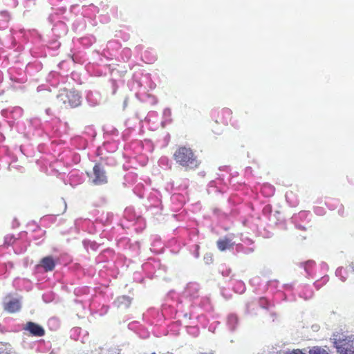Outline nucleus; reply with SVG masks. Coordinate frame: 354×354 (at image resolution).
Here are the masks:
<instances>
[{
	"mask_svg": "<svg viewBox=\"0 0 354 354\" xmlns=\"http://www.w3.org/2000/svg\"><path fill=\"white\" fill-rule=\"evenodd\" d=\"M64 206H65V208L66 207V203L64 202Z\"/></svg>",
	"mask_w": 354,
	"mask_h": 354,
	"instance_id": "nucleus-28",
	"label": "nucleus"
},
{
	"mask_svg": "<svg viewBox=\"0 0 354 354\" xmlns=\"http://www.w3.org/2000/svg\"><path fill=\"white\" fill-rule=\"evenodd\" d=\"M171 111L169 108H166L163 110L162 116L164 120L161 122L162 127H165L167 122H171Z\"/></svg>",
	"mask_w": 354,
	"mask_h": 354,
	"instance_id": "nucleus-12",
	"label": "nucleus"
},
{
	"mask_svg": "<svg viewBox=\"0 0 354 354\" xmlns=\"http://www.w3.org/2000/svg\"><path fill=\"white\" fill-rule=\"evenodd\" d=\"M24 329L29 331L34 336L42 337L45 334V330L42 326L32 322H28Z\"/></svg>",
	"mask_w": 354,
	"mask_h": 354,
	"instance_id": "nucleus-5",
	"label": "nucleus"
},
{
	"mask_svg": "<svg viewBox=\"0 0 354 354\" xmlns=\"http://www.w3.org/2000/svg\"><path fill=\"white\" fill-rule=\"evenodd\" d=\"M336 348L341 354H354V346L349 342L337 343Z\"/></svg>",
	"mask_w": 354,
	"mask_h": 354,
	"instance_id": "nucleus-7",
	"label": "nucleus"
},
{
	"mask_svg": "<svg viewBox=\"0 0 354 354\" xmlns=\"http://www.w3.org/2000/svg\"><path fill=\"white\" fill-rule=\"evenodd\" d=\"M5 354H7V353H5Z\"/></svg>",
	"mask_w": 354,
	"mask_h": 354,
	"instance_id": "nucleus-29",
	"label": "nucleus"
},
{
	"mask_svg": "<svg viewBox=\"0 0 354 354\" xmlns=\"http://www.w3.org/2000/svg\"><path fill=\"white\" fill-rule=\"evenodd\" d=\"M3 307L6 311L13 313L21 308V303L18 299L6 297L3 300Z\"/></svg>",
	"mask_w": 354,
	"mask_h": 354,
	"instance_id": "nucleus-4",
	"label": "nucleus"
},
{
	"mask_svg": "<svg viewBox=\"0 0 354 354\" xmlns=\"http://www.w3.org/2000/svg\"><path fill=\"white\" fill-rule=\"evenodd\" d=\"M342 267H339L335 271V275L340 278L341 281L344 282L346 280V277L342 275Z\"/></svg>",
	"mask_w": 354,
	"mask_h": 354,
	"instance_id": "nucleus-16",
	"label": "nucleus"
},
{
	"mask_svg": "<svg viewBox=\"0 0 354 354\" xmlns=\"http://www.w3.org/2000/svg\"><path fill=\"white\" fill-rule=\"evenodd\" d=\"M39 265L46 272L52 271L55 267V261L53 257L48 256L40 261Z\"/></svg>",
	"mask_w": 354,
	"mask_h": 354,
	"instance_id": "nucleus-8",
	"label": "nucleus"
},
{
	"mask_svg": "<svg viewBox=\"0 0 354 354\" xmlns=\"http://www.w3.org/2000/svg\"><path fill=\"white\" fill-rule=\"evenodd\" d=\"M309 354H328V353L324 348L314 347L309 351Z\"/></svg>",
	"mask_w": 354,
	"mask_h": 354,
	"instance_id": "nucleus-14",
	"label": "nucleus"
},
{
	"mask_svg": "<svg viewBox=\"0 0 354 354\" xmlns=\"http://www.w3.org/2000/svg\"><path fill=\"white\" fill-rule=\"evenodd\" d=\"M89 180L94 185H102L108 182V177L104 167L101 164H96L93 169V172L87 173Z\"/></svg>",
	"mask_w": 354,
	"mask_h": 354,
	"instance_id": "nucleus-3",
	"label": "nucleus"
},
{
	"mask_svg": "<svg viewBox=\"0 0 354 354\" xmlns=\"http://www.w3.org/2000/svg\"><path fill=\"white\" fill-rule=\"evenodd\" d=\"M199 285L196 283H189L184 291V295L191 299H196L198 297Z\"/></svg>",
	"mask_w": 354,
	"mask_h": 354,
	"instance_id": "nucleus-6",
	"label": "nucleus"
},
{
	"mask_svg": "<svg viewBox=\"0 0 354 354\" xmlns=\"http://www.w3.org/2000/svg\"><path fill=\"white\" fill-rule=\"evenodd\" d=\"M328 281V276L326 275V276H324L319 281L322 283V284H324V283H326Z\"/></svg>",
	"mask_w": 354,
	"mask_h": 354,
	"instance_id": "nucleus-19",
	"label": "nucleus"
},
{
	"mask_svg": "<svg viewBox=\"0 0 354 354\" xmlns=\"http://www.w3.org/2000/svg\"><path fill=\"white\" fill-rule=\"evenodd\" d=\"M97 104H98V102H95L93 105L94 106V105Z\"/></svg>",
	"mask_w": 354,
	"mask_h": 354,
	"instance_id": "nucleus-27",
	"label": "nucleus"
},
{
	"mask_svg": "<svg viewBox=\"0 0 354 354\" xmlns=\"http://www.w3.org/2000/svg\"><path fill=\"white\" fill-rule=\"evenodd\" d=\"M259 303V306L263 308H268L270 305L268 301L264 297L260 298Z\"/></svg>",
	"mask_w": 354,
	"mask_h": 354,
	"instance_id": "nucleus-17",
	"label": "nucleus"
},
{
	"mask_svg": "<svg viewBox=\"0 0 354 354\" xmlns=\"http://www.w3.org/2000/svg\"><path fill=\"white\" fill-rule=\"evenodd\" d=\"M328 281V276L326 275V276H324L319 281L322 283V284H324V283H326Z\"/></svg>",
	"mask_w": 354,
	"mask_h": 354,
	"instance_id": "nucleus-18",
	"label": "nucleus"
},
{
	"mask_svg": "<svg viewBox=\"0 0 354 354\" xmlns=\"http://www.w3.org/2000/svg\"><path fill=\"white\" fill-rule=\"evenodd\" d=\"M253 252V250L252 248H246V250L245 252L249 253Z\"/></svg>",
	"mask_w": 354,
	"mask_h": 354,
	"instance_id": "nucleus-22",
	"label": "nucleus"
},
{
	"mask_svg": "<svg viewBox=\"0 0 354 354\" xmlns=\"http://www.w3.org/2000/svg\"><path fill=\"white\" fill-rule=\"evenodd\" d=\"M217 247L221 251L232 248L235 243L230 237H224L217 241Z\"/></svg>",
	"mask_w": 354,
	"mask_h": 354,
	"instance_id": "nucleus-9",
	"label": "nucleus"
},
{
	"mask_svg": "<svg viewBox=\"0 0 354 354\" xmlns=\"http://www.w3.org/2000/svg\"><path fill=\"white\" fill-rule=\"evenodd\" d=\"M92 95H93L91 93L88 95L87 100H88V102H91Z\"/></svg>",
	"mask_w": 354,
	"mask_h": 354,
	"instance_id": "nucleus-24",
	"label": "nucleus"
},
{
	"mask_svg": "<svg viewBox=\"0 0 354 354\" xmlns=\"http://www.w3.org/2000/svg\"><path fill=\"white\" fill-rule=\"evenodd\" d=\"M314 286L317 290H319L322 286V284L319 281H317L314 283Z\"/></svg>",
	"mask_w": 354,
	"mask_h": 354,
	"instance_id": "nucleus-21",
	"label": "nucleus"
},
{
	"mask_svg": "<svg viewBox=\"0 0 354 354\" xmlns=\"http://www.w3.org/2000/svg\"><path fill=\"white\" fill-rule=\"evenodd\" d=\"M352 271L354 273V263L351 264Z\"/></svg>",
	"mask_w": 354,
	"mask_h": 354,
	"instance_id": "nucleus-26",
	"label": "nucleus"
},
{
	"mask_svg": "<svg viewBox=\"0 0 354 354\" xmlns=\"http://www.w3.org/2000/svg\"><path fill=\"white\" fill-rule=\"evenodd\" d=\"M322 268H328V265H327L326 263H324V262H323V263H322Z\"/></svg>",
	"mask_w": 354,
	"mask_h": 354,
	"instance_id": "nucleus-23",
	"label": "nucleus"
},
{
	"mask_svg": "<svg viewBox=\"0 0 354 354\" xmlns=\"http://www.w3.org/2000/svg\"><path fill=\"white\" fill-rule=\"evenodd\" d=\"M131 299L129 297L126 295H122L120 297H118L116 300L114 301L115 305L120 308V307H124L127 308L131 304Z\"/></svg>",
	"mask_w": 354,
	"mask_h": 354,
	"instance_id": "nucleus-10",
	"label": "nucleus"
},
{
	"mask_svg": "<svg viewBox=\"0 0 354 354\" xmlns=\"http://www.w3.org/2000/svg\"><path fill=\"white\" fill-rule=\"evenodd\" d=\"M227 324L230 330H234L238 324V318L236 315L231 314L227 317Z\"/></svg>",
	"mask_w": 354,
	"mask_h": 354,
	"instance_id": "nucleus-11",
	"label": "nucleus"
},
{
	"mask_svg": "<svg viewBox=\"0 0 354 354\" xmlns=\"http://www.w3.org/2000/svg\"><path fill=\"white\" fill-rule=\"evenodd\" d=\"M204 259L205 260L207 263H209L212 261V256L209 254H206L204 257Z\"/></svg>",
	"mask_w": 354,
	"mask_h": 354,
	"instance_id": "nucleus-20",
	"label": "nucleus"
},
{
	"mask_svg": "<svg viewBox=\"0 0 354 354\" xmlns=\"http://www.w3.org/2000/svg\"><path fill=\"white\" fill-rule=\"evenodd\" d=\"M15 238L12 234H8L4 237V245H9L14 243Z\"/></svg>",
	"mask_w": 354,
	"mask_h": 354,
	"instance_id": "nucleus-15",
	"label": "nucleus"
},
{
	"mask_svg": "<svg viewBox=\"0 0 354 354\" xmlns=\"http://www.w3.org/2000/svg\"><path fill=\"white\" fill-rule=\"evenodd\" d=\"M174 158L176 163L188 169H195L200 165L194 152L190 148L180 147L174 153Z\"/></svg>",
	"mask_w": 354,
	"mask_h": 354,
	"instance_id": "nucleus-1",
	"label": "nucleus"
},
{
	"mask_svg": "<svg viewBox=\"0 0 354 354\" xmlns=\"http://www.w3.org/2000/svg\"><path fill=\"white\" fill-rule=\"evenodd\" d=\"M59 104H62L65 108H75L80 105L81 96L76 91H62L57 96Z\"/></svg>",
	"mask_w": 354,
	"mask_h": 354,
	"instance_id": "nucleus-2",
	"label": "nucleus"
},
{
	"mask_svg": "<svg viewBox=\"0 0 354 354\" xmlns=\"http://www.w3.org/2000/svg\"><path fill=\"white\" fill-rule=\"evenodd\" d=\"M297 227L299 228V229H301V230H305V227L304 226H301V225H297Z\"/></svg>",
	"mask_w": 354,
	"mask_h": 354,
	"instance_id": "nucleus-25",
	"label": "nucleus"
},
{
	"mask_svg": "<svg viewBox=\"0 0 354 354\" xmlns=\"http://www.w3.org/2000/svg\"><path fill=\"white\" fill-rule=\"evenodd\" d=\"M315 264L314 261H307L304 263H301V266L304 267L305 271L308 274H309V268L313 267Z\"/></svg>",
	"mask_w": 354,
	"mask_h": 354,
	"instance_id": "nucleus-13",
	"label": "nucleus"
}]
</instances>
